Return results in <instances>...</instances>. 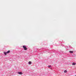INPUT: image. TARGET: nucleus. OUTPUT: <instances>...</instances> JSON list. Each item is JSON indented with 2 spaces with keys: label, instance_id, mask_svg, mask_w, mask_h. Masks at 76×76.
I'll return each instance as SVG.
<instances>
[{
  "label": "nucleus",
  "instance_id": "9",
  "mask_svg": "<svg viewBox=\"0 0 76 76\" xmlns=\"http://www.w3.org/2000/svg\"><path fill=\"white\" fill-rule=\"evenodd\" d=\"M75 76H76V75Z\"/></svg>",
  "mask_w": 76,
  "mask_h": 76
},
{
  "label": "nucleus",
  "instance_id": "2",
  "mask_svg": "<svg viewBox=\"0 0 76 76\" xmlns=\"http://www.w3.org/2000/svg\"><path fill=\"white\" fill-rule=\"evenodd\" d=\"M23 48H24V50H27V48L26 47V46H23Z\"/></svg>",
  "mask_w": 76,
  "mask_h": 76
},
{
  "label": "nucleus",
  "instance_id": "1",
  "mask_svg": "<svg viewBox=\"0 0 76 76\" xmlns=\"http://www.w3.org/2000/svg\"><path fill=\"white\" fill-rule=\"evenodd\" d=\"M10 51L8 50V51L6 52H4V54L5 55H7V54H8L9 53H10Z\"/></svg>",
  "mask_w": 76,
  "mask_h": 76
},
{
  "label": "nucleus",
  "instance_id": "7",
  "mask_svg": "<svg viewBox=\"0 0 76 76\" xmlns=\"http://www.w3.org/2000/svg\"><path fill=\"white\" fill-rule=\"evenodd\" d=\"M67 71L66 70H65L64 71V73H67Z\"/></svg>",
  "mask_w": 76,
  "mask_h": 76
},
{
  "label": "nucleus",
  "instance_id": "5",
  "mask_svg": "<svg viewBox=\"0 0 76 76\" xmlns=\"http://www.w3.org/2000/svg\"><path fill=\"white\" fill-rule=\"evenodd\" d=\"M32 63V62H31V61H29L28 62V64H31Z\"/></svg>",
  "mask_w": 76,
  "mask_h": 76
},
{
  "label": "nucleus",
  "instance_id": "6",
  "mask_svg": "<svg viewBox=\"0 0 76 76\" xmlns=\"http://www.w3.org/2000/svg\"><path fill=\"white\" fill-rule=\"evenodd\" d=\"M69 53H73V51H69Z\"/></svg>",
  "mask_w": 76,
  "mask_h": 76
},
{
  "label": "nucleus",
  "instance_id": "3",
  "mask_svg": "<svg viewBox=\"0 0 76 76\" xmlns=\"http://www.w3.org/2000/svg\"><path fill=\"white\" fill-rule=\"evenodd\" d=\"M18 73L19 74V75H22V72H18Z\"/></svg>",
  "mask_w": 76,
  "mask_h": 76
},
{
  "label": "nucleus",
  "instance_id": "4",
  "mask_svg": "<svg viewBox=\"0 0 76 76\" xmlns=\"http://www.w3.org/2000/svg\"><path fill=\"white\" fill-rule=\"evenodd\" d=\"M72 65H73V66H75V65H76V63H72Z\"/></svg>",
  "mask_w": 76,
  "mask_h": 76
},
{
  "label": "nucleus",
  "instance_id": "8",
  "mask_svg": "<svg viewBox=\"0 0 76 76\" xmlns=\"http://www.w3.org/2000/svg\"><path fill=\"white\" fill-rule=\"evenodd\" d=\"M48 67H51V66L50 65H48Z\"/></svg>",
  "mask_w": 76,
  "mask_h": 76
}]
</instances>
